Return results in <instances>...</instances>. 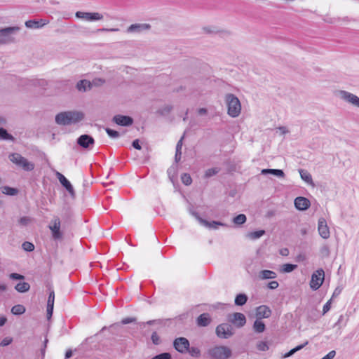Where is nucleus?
Listing matches in <instances>:
<instances>
[{
    "label": "nucleus",
    "mask_w": 359,
    "mask_h": 359,
    "mask_svg": "<svg viewBox=\"0 0 359 359\" xmlns=\"http://www.w3.org/2000/svg\"><path fill=\"white\" fill-rule=\"evenodd\" d=\"M318 231L319 235L324 239H327L330 236V229L327 226L326 219L320 217L318 222Z\"/></svg>",
    "instance_id": "obj_13"
},
{
    "label": "nucleus",
    "mask_w": 359,
    "mask_h": 359,
    "mask_svg": "<svg viewBox=\"0 0 359 359\" xmlns=\"http://www.w3.org/2000/svg\"><path fill=\"white\" fill-rule=\"evenodd\" d=\"M266 329V325L264 322L259 318H257L253 324V330L257 333H262Z\"/></svg>",
    "instance_id": "obj_27"
},
{
    "label": "nucleus",
    "mask_w": 359,
    "mask_h": 359,
    "mask_svg": "<svg viewBox=\"0 0 359 359\" xmlns=\"http://www.w3.org/2000/svg\"><path fill=\"white\" fill-rule=\"evenodd\" d=\"M9 160L17 166L25 171H32L34 168V164L18 153H12L8 156Z\"/></svg>",
    "instance_id": "obj_4"
},
{
    "label": "nucleus",
    "mask_w": 359,
    "mask_h": 359,
    "mask_svg": "<svg viewBox=\"0 0 359 359\" xmlns=\"http://www.w3.org/2000/svg\"><path fill=\"white\" fill-rule=\"evenodd\" d=\"M181 180L182 183L187 186L190 185L192 182L191 176L187 173H184L181 177Z\"/></svg>",
    "instance_id": "obj_41"
},
{
    "label": "nucleus",
    "mask_w": 359,
    "mask_h": 359,
    "mask_svg": "<svg viewBox=\"0 0 359 359\" xmlns=\"http://www.w3.org/2000/svg\"><path fill=\"white\" fill-rule=\"evenodd\" d=\"M0 139L4 140H13V137L8 133L4 128H0Z\"/></svg>",
    "instance_id": "obj_35"
},
{
    "label": "nucleus",
    "mask_w": 359,
    "mask_h": 359,
    "mask_svg": "<svg viewBox=\"0 0 359 359\" xmlns=\"http://www.w3.org/2000/svg\"><path fill=\"white\" fill-rule=\"evenodd\" d=\"M181 155H182V151H177L176 150V153H175V161L177 163L180 161L181 159Z\"/></svg>",
    "instance_id": "obj_59"
},
{
    "label": "nucleus",
    "mask_w": 359,
    "mask_h": 359,
    "mask_svg": "<svg viewBox=\"0 0 359 359\" xmlns=\"http://www.w3.org/2000/svg\"><path fill=\"white\" fill-rule=\"evenodd\" d=\"M175 348L181 353H187L189 347V341L185 337H178L173 341Z\"/></svg>",
    "instance_id": "obj_11"
},
{
    "label": "nucleus",
    "mask_w": 359,
    "mask_h": 359,
    "mask_svg": "<svg viewBox=\"0 0 359 359\" xmlns=\"http://www.w3.org/2000/svg\"><path fill=\"white\" fill-rule=\"evenodd\" d=\"M233 223L236 224H243L246 222V216L244 214H240L235 217L233 219Z\"/></svg>",
    "instance_id": "obj_37"
},
{
    "label": "nucleus",
    "mask_w": 359,
    "mask_h": 359,
    "mask_svg": "<svg viewBox=\"0 0 359 359\" xmlns=\"http://www.w3.org/2000/svg\"><path fill=\"white\" fill-rule=\"evenodd\" d=\"M55 175L61 184L67 189L72 198L75 197V191L69 181L60 172L56 171Z\"/></svg>",
    "instance_id": "obj_15"
},
{
    "label": "nucleus",
    "mask_w": 359,
    "mask_h": 359,
    "mask_svg": "<svg viewBox=\"0 0 359 359\" xmlns=\"http://www.w3.org/2000/svg\"><path fill=\"white\" fill-rule=\"evenodd\" d=\"M172 109L173 107L172 105H165L164 107L159 109V113L162 115L168 114L169 113L171 112Z\"/></svg>",
    "instance_id": "obj_43"
},
{
    "label": "nucleus",
    "mask_w": 359,
    "mask_h": 359,
    "mask_svg": "<svg viewBox=\"0 0 359 359\" xmlns=\"http://www.w3.org/2000/svg\"><path fill=\"white\" fill-rule=\"evenodd\" d=\"M229 320L238 327H242L246 323L245 315L238 312L229 315Z\"/></svg>",
    "instance_id": "obj_14"
},
{
    "label": "nucleus",
    "mask_w": 359,
    "mask_h": 359,
    "mask_svg": "<svg viewBox=\"0 0 359 359\" xmlns=\"http://www.w3.org/2000/svg\"><path fill=\"white\" fill-rule=\"evenodd\" d=\"M258 277L261 280L274 279L277 277V274L271 270H262L259 272Z\"/></svg>",
    "instance_id": "obj_24"
},
{
    "label": "nucleus",
    "mask_w": 359,
    "mask_h": 359,
    "mask_svg": "<svg viewBox=\"0 0 359 359\" xmlns=\"http://www.w3.org/2000/svg\"><path fill=\"white\" fill-rule=\"evenodd\" d=\"M248 300V296L245 294H239L235 298V304L237 306L244 305Z\"/></svg>",
    "instance_id": "obj_30"
},
{
    "label": "nucleus",
    "mask_w": 359,
    "mask_h": 359,
    "mask_svg": "<svg viewBox=\"0 0 359 359\" xmlns=\"http://www.w3.org/2000/svg\"><path fill=\"white\" fill-rule=\"evenodd\" d=\"M77 144L82 148L90 149L95 144V140L88 135H81L76 141Z\"/></svg>",
    "instance_id": "obj_12"
},
{
    "label": "nucleus",
    "mask_w": 359,
    "mask_h": 359,
    "mask_svg": "<svg viewBox=\"0 0 359 359\" xmlns=\"http://www.w3.org/2000/svg\"><path fill=\"white\" fill-rule=\"evenodd\" d=\"M161 320H149L147 321V323H140L138 324V327L140 328V329H143L146 325H161Z\"/></svg>",
    "instance_id": "obj_40"
},
{
    "label": "nucleus",
    "mask_w": 359,
    "mask_h": 359,
    "mask_svg": "<svg viewBox=\"0 0 359 359\" xmlns=\"http://www.w3.org/2000/svg\"><path fill=\"white\" fill-rule=\"evenodd\" d=\"M256 347L260 351H266L269 349V343L266 341H259L256 344Z\"/></svg>",
    "instance_id": "obj_33"
},
{
    "label": "nucleus",
    "mask_w": 359,
    "mask_h": 359,
    "mask_svg": "<svg viewBox=\"0 0 359 359\" xmlns=\"http://www.w3.org/2000/svg\"><path fill=\"white\" fill-rule=\"evenodd\" d=\"M216 334L219 338L228 339L234 334V332L231 325L222 323L216 327Z\"/></svg>",
    "instance_id": "obj_9"
},
{
    "label": "nucleus",
    "mask_w": 359,
    "mask_h": 359,
    "mask_svg": "<svg viewBox=\"0 0 359 359\" xmlns=\"http://www.w3.org/2000/svg\"><path fill=\"white\" fill-rule=\"evenodd\" d=\"M341 290H342V289H341V288H340V287H337V288L334 290V292H333V294H332V298H334V297H337L338 295H339V294H341Z\"/></svg>",
    "instance_id": "obj_58"
},
{
    "label": "nucleus",
    "mask_w": 359,
    "mask_h": 359,
    "mask_svg": "<svg viewBox=\"0 0 359 359\" xmlns=\"http://www.w3.org/2000/svg\"><path fill=\"white\" fill-rule=\"evenodd\" d=\"M151 340H152V342L156 344V345H158L160 344V337H158V335L157 334V333L156 332H153L152 334H151Z\"/></svg>",
    "instance_id": "obj_49"
},
{
    "label": "nucleus",
    "mask_w": 359,
    "mask_h": 359,
    "mask_svg": "<svg viewBox=\"0 0 359 359\" xmlns=\"http://www.w3.org/2000/svg\"><path fill=\"white\" fill-rule=\"evenodd\" d=\"M49 229L54 240H60L62 238V233L60 231V220L58 217H55L51 221Z\"/></svg>",
    "instance_id": "obj_10"
},
{
    "label": "nucleus",
    "mask_w": 359,
    "mask_h": 359,
    "mask_svg": "<svg viewBox=\"0 0 359 359\" xmlns=\"http://www.w3.org/2000/svg\"><path fill=\"white\" fill-rule=\"evenodd\" d=\"M49 22L48 20H40L39 21L37 20H27L25 22V26L27 28L30 29H38L43 27L44 25H47Z\"/></svg>",
    "instance_id": "obj_22"
},
{
    "label": "nucleus",
    "mask_w": 359,
    "mask_h": 359,
    "mask_svg": "<svg viewBox=\"0 0 359 359\" xmlns=\"http://www.w3.org/2000/svg\"><path fill=\"white\" fill-rule=\"evenodd\" d=\"M297 268V265L291 264H285L281 266V271L283 273L292 272Z\"/></svg>",
    "instance_id": "obj_38"
},
{
    "label": "nucleus",
    "mask_w": 359,
    "mask_h": 359,
    "mask_svg": "<svg viewBox=\"0 0 359 359\" xmlns=\"http://www.w3.org/2000/svg\"><path fill=\"white\" fill-rule=\"evenodd\" d=\"M265 234L264 230H259L249 233L247 236L251 240H256Z\"/></svg>",
    "instance_id": "obj_31"
},
{
    "label": "nucleus",
    "mask_w": 359,
    "mask_h": 359,
    "mask_svg": "<svg viewBox=\"0 0 359 359\" xmlns=\"http://www.w3.org/2000/svg\"><path fill=\"white\" fill-rule=\"evenodd\" d=\"M106 132L108 135L112 138H117L119 137V133L110 128H106Z\"/></svg>",
    "instance_id": "obj_46"
},
{
    "label": "nucleus",
    "mask_w": 359,
    "mask_h": 359,
    "mask_svg": "<svg viewBox=\"0 0 359 359\" xmlns=\"http://www.w3.org/2000/svg\"><path fill=\"white\" fill-rule=\"evenodd\" d=\"M151 359H171V355L169 353H163L153 357Z\"/></svg>",
    "instance_id": "obj_47"
},
{
    "label": "nucleus",
    "mask_w": 359,
    "mask_h": 359,
    "mask_svg": "<svg viewBox=\"0 0 359 359\" xmlns=\"http://www.w3.org/2000/svg\"><path fill=\"white\" fill-rule=\"evenodd\" d=\"M271 314V311L270 309L264 305L259 306L257 308L256 310V316L259 319H262V318H269Z\"/></svg>",
    "instance_id": "obj_21"
},
{
    "label": "nucleus",
    "mask_w": 359,
    "mask_h": 359,
    "mask_svg": "<svg viewBox=\"0 0 359 359\" xmlns=\"http://www.w3.org/2000/svg\"><path fill=\"white\" fill-rule=\"evenodd\" d=\"M196 321L198 326L205 327L210 323L211 319L208 313H203L198 317Z\"/></svg>",
    "instance_id": "obj_25"
},
{
    "label": "nucleus",
    "mask_w": 359,
    "mask_h": 359,
    "mask_svg": "<svg viewBox=\"0 0 359 359\" xmlns=\"http://www.w3.org/2000/svg\"><path fill=\"white\" fill-rule=\"evenodd\" d=\"M135 321V318H126L121 320L122 324L126 325Z\"/></svg>",
    "instance_id": "obj_55"
},
{
    "label": "nucleus",
    "mask_w": 359,
    "mask_h": 359,
    "mask_svg": "<svg viewBox=\"0 0 359 359\" xmlns=\"http://www.w3.org/2000/svg\"><path fill=\"white\" fill-rule=\"evenodd\" d=\"M13 341V339L11 337H7L3 339V340L0 343L1 346H6L11 344Z\"/></svg>",
    "instance_id": "obj_48"
},
{
    "label": "nucleus",
    "mask_w": 359,
    "mask_h": 359,
    "mask_svg": "<svg viewBox=\"0 0 359 359\" xmlns=\"http://www.w3.org/2000/svg\"><path fill=\"white\" fill-rule=\"evenodd\" d=\"M321 252L323 254H325L327 256L329 255V253H330L329 248L327 246H323L321 248Z\"/></svg>",
    "instance_id": "obj_61"
},
{
    "label": "nucleus",
    "mask_w": 359,
    "mask_h": 359,
    "mask_svg": "<svg viewBox=\"0 0 359 359\" xmlns=\"http://www.w3.org/2000/svg\"><path fill=\"white\" fill-rule=\"evenodd\" d=\"M307 344H308V341H306L304 344L296 346L295 348L291 349L289 352L286 353L283 357L287 358V357L292 355L294 353H296L298 351H300Z\"/></svg>",
    "instance_id": "obj_34"
},
{
    "label": "nucleus",
    "mask_w": 359,
    "mask_h": 359,
    "mask_svg": "<svg viewBox=\"0 0 359 359\" xmlns=\"http://www.w3.org/2000/svg\"><path fill=\"white\" fill-rule=\"evenodd\" d=\"M261 172L263 175L272 174V175H274L280 178L285 177L284 172L282 170H279V169H263V170H262Z\"/></svg>",
    "instance_id": "obj_28"
},
{
    "label": "nucleus",
    "mask_w": 359,
    "mask_h": 359,
    "mask_svg": "<svg viewBox=\"0 0 359 359\" xmlns=\"http://www.w3.org/2000/svg\"><path fill=\"white\" fill-rule=\"evenodd\" d=\"M289 253V250L287 248H283L280 250V255L283 256H287Z\"/></svg>",
    "instance_id": "obj_63"
},
{
    "label": "nucleus",
    "mask_w": 359,
    "mask_h": 359,
    "mask_svg": "<svg viewBox=\"0 0 359 359\" xmlns=\"http://www.w3.org/2000/svg\"><path fill=\"white\" fill-rule=\"evenodd\" d=\"M15 288L19 292H25L29 290L30 285L27 282H20L15 285Z\"/></svg>",
    "instance_id": "obj_29"
},
{
    "label": "nucleus",
    "mask_w": 359,
    "mask_h": 359,
    "mask_svg": "<svg viewBox=\"0 0 359 359\" xmlns=\"http://www.w3.org/2000/svg\"><path fill=\"white\" fill-rule=\"evenodd\" d=\"M114 122L122 126H128L133 124V119L128 116L116 115L113 118Z\"/></svg>",
    "instance_id": "obj_19"
},
{
    "label": "nucleus",
    "mask_w": 359,
    "mask_h": 359,
    "mask_svg": "<svg viewBox=\"0 0 359 359\" xmlns=\"http://www.w3.org/2000/svg\"><path fill=\"white\" fill-rule=\"evenodd\" d=\"M310 205V201L305 197L299 196L294 199V206L299 210H306Z\"/></svg>",
    "instance_id": "obj_18"
},
{
    "label": "nucleus",
    "mask_w": 359,
    "mask_h": 359,
    "mask_svg": "<svg viewBox=\"0 0 359 359\" xmlns=\"http://www.w3.org/2000/svg\"><path fill=\"white\" fill-rule=\"evenodd\" d=\"M325 280V272L323 269H319L314 271L311 275L310 281V287L313 290H317L323 283Z\"/></svg>",
    "instance_id": "obj_6"
},
{
    "label": "nucleus",
    "mask_w": 359,
    "mask_h": 359,
    "mask_svg": "<svg viewBox=\"0 0 359 359\" xmlns=\"http://www.w3.org/2000/svg\"><path fill=\"white\" fill-rule=\"evenodd\" d=\"M75 16L76 18L87 22L100 21L102 20L104 18L103 15L98 12L77 11L75 13Z\"/></svg>",
    "instance_id": "obj_7"
},
{
    "label": "nucleus",
    "mask_w": 359,
    "mask_h": 359,
    "mask_svg": "<svg viewBox=\"0 0 359 359\" xmlns=\"http://www.w3.org/2000/svg\"><path fill=\"white\" fill-rule=\"evenodd\" d=\"M2 192L4 194L10 195V196H14L18 193V190L14 188H11L7 186H4L2 188Z\"/></svg>",
    "instance_id": "obj_36"
},
{
    "label": "nucleus",
    "mask_w": 359,
    "mask_h": 359,
    "mask_svg": "<svg viewBox=\"0 0 359 359\" xmlns=\"http://www.w3.org/2000/svg\"><path fill=\"white\" fill-rule=\"evenodd\" d=\"M187 352L194 358H199L201 356V351L197 347H189Z\"/></svg>",
    "instance_id": "obj_39"
},
{
    "label": "nucleus",
    "mask_w": 359,
    "mask_h": 359,
    "mask_svg": "<svg viewBox=\"0 0 359 359\" xmlns=\"http://www.w3.org/2000/svg\"><path fill=\"white\" fill-rule=\"evenodd\" d=\"M84 118V114L80 111H66L58 113L55 117V123L60 126L76 124Z\"/></svg>",
    "instance_id": "obj_1"
},
{
    "label": "nucleus",
    "mask_w": 359,
    "mask_h": 359,
    "mask_svg": "<svg viewBox=\"0 0 359 359\" xmlns=\"http://www.w3.org/2000/svg\"><path fill=\"white\" fill-rule=\"evenodd\" d=\"M227 114L231 118H237L241 113V103L239 99L233 93H227L224 96Z\"/></svg>",
    "instance_id": "obj_2"
},
{
    "label": "nucleus",
    "mask_w": 359,
    "mask_h": 359,
    "mask_svg": "<svg viewBox=\"0 0 359 359\" xmlns=\"http://www.w3.org/2000/svg\"><path fill=\"white\" fill-rule=\"evenodd\" d=\"M20 30L18 26L6 27L0 29V46L15 42L14 35Z\"/></svg>",
    "instance_id": "obj_3"
},
{
    "label": "nucleus",
    "mask_w": 359,
    "mask_h": 359,
    "mask_svg": "<svg viewBox=\"0 0 359 359\" xmlns=\"http://www.w3.org/2000/svg\"><path fill=\"white\" fill-rule=\"evenodd\" d=\"M331 301L332 299H330L324 306L323 309V315H325L327 312H328L331 308Z\"/></svg>",
    "instance_id": "obj_50"
},
{
    "label": "nucleus",
    "mask_w": 359,
    "mask_h": 359,
    "mask_svg": "<svg viewBox=\"0 0 359 359\" xmlns=\"http://www.w3.org/2000/svg\"><path fill=\"white\" fill-rule=\"evenodd\" d=\"M133 147L138 150L142 149L141 145L140 144L139 140L136 139L133 142Z\"/></svg>",
    "instance_id": "obj_56"
},
{
    "label": "nucleus",
    "mask_w": 359,
    "mask_h": 359,
    "mask_svg": "<svg viewBox=\"0 0 359 359\" xmlns=\"http://www.w3.org/2000/svg\"><path fill=\"white\" fill-rule=\"evenodd\" d=\"M98 31H100V32H117V31H118V29H117V28H111V29L102 28V29H99Z\"/></svg>",
    "instance_id": "obj_60"
},
{
    "label": "nucleus",
    "mask_w": 359,
    "mask_h": 359,
    "mask_svg": "<svg viewBox=\"0 0 359 359\" xmlns=\"http://www.w3.org/2000/svg\"><path fill=\"white\" fill-rule=\"evenodd\" d=\"M10 278L13 280H22L24 276L17 273H12L10 274Z\"/></svg>",
    "instance_id": "obj_51"
},
{
    "label": "nucleus",
    "mask_w": 359,
    "mask_h": 359,
    "mask_svg": "<svg viewBox=\"0 0 359 359\" xmlns=\"http://www.w3.org/2000/svg\"><path fill=\"white\" fill-rule=\"evenodd\" d=\"M336 355L335 351H330L326 355L320 359H333Z\"/></svg>",
    "instance_id": "obj_52"
},
{
    "label": "nucleus",
    "mask_w": 359,
    "mask_h": 359,
    "mask_svg": "<svg viewBox=\"0 0 359 359\" xmlns=\"http://www.w3.org/2000/svg\"><path fill=\"white\" fill-rule=\"evenodd\" d=\"M183 139H184V136H182V137H181V139L178 141V142H177V145H176V150H177V151H181V150H182Z\"/></svg>",
    "instance_id": "obj_57"
},
{
    "label": "nucleus",
    "mask_w": 359,
    "mask_h": 359,
    "mask_svg": "<svg viewBox=\"0 0 359 359\" xmlns=\"http://www.w3.org/2000/svg\"><path fill=\"white\" fill-rule=\"evenodd\" d=\"M299 172L302 180L306 183L311 185L312 187H315L311 175L306 170L299 169Z\"/></svg>",
    "instance_id": "obj_23"
},
{
    "label": "nucleus",
    "mask_w": 359,
    "mask_h": 359,
    "mask_svg": "<svg viewBox=\"0 0 359 359\" xmlns=\"http://www.w3.org/2000/svg\"><path fill=\"white\" fill-rule=\"evenodd\" d=\"M54 301H55V292L53 290H51L49 293L48 302H47V318L49 320L53 315V306H54Z\"/></svg>",
    "instance_id": "obj_20"
},
{
    "label": "nucleus",
    "mask_w": 359,
    "mask_h": 359,
    "mask_svg": "<svg viewBox=\"0 0 359 359\" xmlns=\"http://www.w3.org/2000/svg\"><path fill=\"white\" fill-rule=\"evenodd\" d=\"M22 249L27 252H32L34 250V245L28 241H25L22 245Z\"/></svg>",
    "instance_id": "obj_42"
},
{
    "label": "nucleus",
    "mask_w": 359,
    "mask_h": 359,
    "mask_svg": "<svg viewBox=\"0 0 359 359\" xmlns=\"http://www.w3.org/2000/svg\"><path fill=\"white\" fill-rule=\"evenodd\" d=\"M192 215L196 218L199 223L210 229H217L218 226H224V224L219 222L212 221L211 222L202 219L197 212H192Z\"/></svg>",
    "instance_id": "obj_17"
},
{
    "label": "nucleus",
    "mask_w": 359,
    "mask_h": 359,
    "mask_svg": "<svg viewBox=\"0 0 359 359\" xmlns=\"http://www.w3.org/2000/svg\"><path fill=\"white\" fill-rule=\"evenodd\" d=\"M11 312L14 315H20L25 312V308L20 304L15 305L12 307Z\"/></svg>",
    "instance_id": "obj_32"
},
{
    "label": "nucleus",
    "mask_w": 359,
    "mask_h": 359,
    "mask_svg": "<svg viewBox=\"0 0 359 359\" xmlns=\"http://www.w3.org/2000/svg\"><path fill=\"white\" fill-rule=\"evenodd\" d=\"M219 170L217 168H212L208 169L205 172V175L206 177H212V176L216 175L217 173H218Z\"/></svg>",
    "instance_id": "obj_44"
},
{
    "label": "nucleus",
    "mask_w": 359,
    "mask_h": 359,
    "mask_svg": "<svg viewBox=\"0 0 359 359\" xmlns=\"http://www.w3.org/2000/svg\"><path fill=\"white\" fill-rule=\"evenodd\" d=\"M197 113L199 116H205L208 114V109L206 108H199L197 109Z\"/></svg>",
    "instance_id": "obj_54"
},
{
    "label": "nucleus",
    "mask_w": 359,
    "mask_h": 359,
    "mask_svg": "<svg viewBox=\"0 0 359 359\" xmlns=\"http://www.w3.org/2000/svg\"><path fill=\"white\" fill-rule=\"evenodd\" d=\"M72 356V350H67L65 353V358L68 359Z\"/></svg>",
    "instance_id": "obj_64"
},
{
    "label": "nucleus",
    "mask_w": 359,
    "mask_h": 359,
    "mask_svg": "<svg viewBox=\"0 0 359 359\" xmlns=\"http://www.w3.org/2000/svg\"><path fill=\"white\" fill-rule=\"evenodd\" d=\"M32 221V219L29 217L25 216L20 218L18 222L22 226L28 225Z\"/></svg>",
    "instance_id": "obj_45"
},
{
    "label": "nucleus",
    "mask_w": 359,
    "mask_h": 359,
    "mask_svg": "<svg viewBox=\"0 0 359 359\" xmlns=\"http://www.w3.org/2000/svg\"><path fill=\"white\" fill-rule=\"evenodd\" d=\"M231 354V350L225 346H217L208 350V355L212 359H229Z\"/></svg>",
    "instance_id": "obj_5"
},
{
    "label": "nucleus",
    "mask_w": 359,
    "mask_h": 359,
    "mask_svg": "<svg viewBox=\"0 0 359 359\" xmlns=\"http://www.w3.org/2000/svg\"><path fill=\"white\" fill-rule=\"evenodd\" d=\"M279 286V284L277 281L276 280H273V281H271L269 284H268V287L269 288L271 289V290H274V289H276Z\"/></svg>",
    "instance_id": "obj_53"
},
{
    "label": "nucleus",
    "mask_w": 359,
    "mask_h": 359,
    "mask_svg": "<svg viewBox=\"0 0 359 359\" xmlns=\"http://www.w3.org/2000/svg\"><path fill=\"white\" fill-rule=\"evenodd\" d=\"M76 88L80 92H86L91 88V83L86 79L81 80L77 83Z\"/></svg>",
    "instance_id": "obj_26"
},
{
    "label": "nucleus",
    "mask_w": 359,
    "mask_h": 359,
    "mask_svg": "<svg viewBox=\"0 0 359 359\" xmlns=\"http://www.w3.org/2000/svg\"><path fill=\"white\" fill-rule=\"evenodd\" d=\"M151 25L147 23H136L130 25L126 32L128 33H141L144 31L150 29Z\"/></svg>",
    "instance_id": "obj_16"
},
{
    "label": "nucleus",
    "mask_w": 359,
    "mask_h": 359,
    "mask_svg": "<svg viewBox=\"0 0 359 359\" xmlns=\"http://www.w3.org/2000/svg\"><path fill=\"white\" fill-rule=\"evenodd\" d=\"M336 95L342 100L352 104L353 106L359 107V97L346 90H338Z\"/></svg>",
    "instance_id": "obj_8"
},
{
    "label": "nucleus",
    "mask_w": 359,
    "mask_h": 359,
    "mask_svg": "<svg viewBox=\"0 0 359 359\" xmlns=\"http://www.w3.org/2000/svg\"><path fill=\"white\" fill-rule=\"evenodd\" d=\"M7 321V318L4 316L0 317V327L5 325Z\"/></svg>",
    "instance_id": "obj_62"
}]
</instances>
